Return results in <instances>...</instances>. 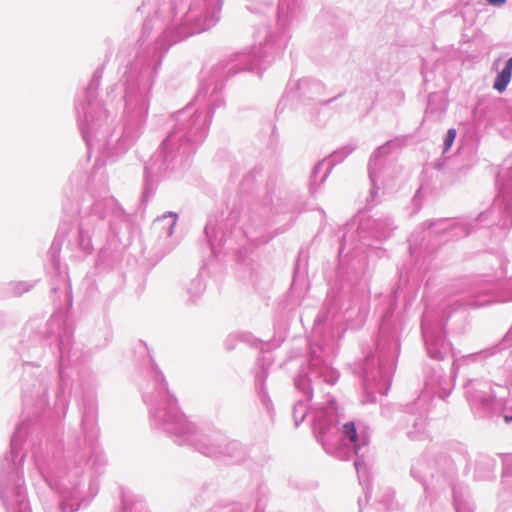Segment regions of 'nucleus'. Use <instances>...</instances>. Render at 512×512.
Wrapping results in <instances>:
<instances>
[{"label": "nucleus", "mask_w": 512, "mask_h": 512, "mask_svg": "<svg viewBox=\"0 0 512 512\" xmlns=\"http://www.w3.org/2000/svg\"><path fill=\"white\" fill-rule=\"evenodd\" d=\"M505 421H506V422H510V421H512V417L505 416Z\"/></svg>", "instance_id": "423d86ee"}, {"label": "nucleus", "mask_w": 512, "mask_h": 512, "mask_svg": "<svg viewBox=\"0 0 512 512\" xmlns=\"http://www.w3.org/2000/svg\"><path fill=\"white\" fill-rule=\"evenodd\" d=\"M343 429L346 436L350 439L351 442L357 441V432L353 422L344 424Z\"/></svg>", "instance_id": "f03ea898"}, {"label": "nucleus", "mask_w": 512, "mask_h": 512, "mask_svg": "<svg viewBox=\"0 0 512 512\" xmlns=\"http://www.w3.org/2000/svg\"><path fill=\"white\" fill-rule=\"evenodd\" d=\"M490 5L499 6L503 5L507 0H486Z\"/></svg>", "instance_id": "20e7f679"}, {"label": "nucleus", "mask_w": 512, "mask_h": 512, "mask_svg": "<svg viewBox=\"0 0 512 512\" xmlns=\"http://www.w3.org/2000/svg\"><path fill=\"white\" fill-rule=\"evenodd\" d=\"M456 137V130L455 129H449L447 132V136L445 139V146L446 148H450L452 143L454 142Z\"/></svg>", "instance_id": "7ed1b4c3"}, {"label": "nucleus", "mask_w": 512, "mask_h": 512, "mask_svg": "<svg viewBox=\"0 0 512 512\" xmlns=\"http://www.w3.org/2000/svg\"><path fill=\"white\" fill-rule=\"evenodd\" d=\"M506 65H510V68L512 69V57L507 61Z\"/></svg>", "instance_id": "39448f33"}, {"label": "nucleus", "mask_w": 512, "mask_h": 512, "mask_svg": "<svg viewBox=\"0 0 512 512\" xmlns=\"http://www.w3.org/2000/svg\"><path fill=\"white\" fill-rule=\"evenodd\" d=\"M512 77V69L510 68V65H505V67L502 69V71L498 74L496 77L493 88L497 90L499 93H503Z\"/></svg>", "instance_id": "f257e3e1"}]
</instances>
